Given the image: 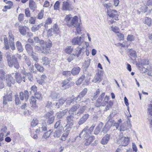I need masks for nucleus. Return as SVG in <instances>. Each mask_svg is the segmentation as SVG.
<instances>
[{
	"label": "nucleus",
	"mask_w": 152,
	"mask_h": 152,
	"mask_svg": "<svg viewBox=\"0 0 152 152\" xmlns=\"http://www.w3.org/2000/svg\"><path fill=\"white\" fill-rule=\"evenodd\" d=\"M64 21L67 25L69 27L73 28L79 25L78 18L76 16L73 18L71 15H67L65 16Z\"/></svg>",
	"instance_id": "1"
},
{
	"label": "nucleus",
	"mask_w": 152,
	"mask_h": 152,
	"mask_svg": "<svg viewBox=\"0 0 152 152\" xmlns=\"http://www.w3.org/2000/svg\"><path fill=\"white\" fill-rule=\"evenodd\" d=\"M6 56L8 65L10 67H12L14 66L16 69H18L19 68L20 66L19 63L15 55H11L10 53H7Z\"/></svg>",
	"instance_id": "2"
},
{
	"label": "nucleus",
	"mask_w": 152,
	"mask_h": 152,
	"mask_svg": "<svg viewBox=\"0 0 152 152\" xmlns=\"http://www.w3.org/2000/svg\"><path fill=\"white\" fill-rule=\"evenodd\" d=\"M40 46L39 47L40 51L42 53L48 54L49 53L50 48L52 46V42L50 40H48L45 43L43 40L39 42Z\"/></svg>",
	"instance_id": "3"
},
{
	"label": "nucleus",
	"mask_w": 152,
	"mask_h": 152,
	"mask_svg": "<svg viewBox=\"0 0 152 152\" xmlns=\"http://www.w3.org/2000/svg\"><path fill=\"white\" fill-rule=\"evenodd\" d=\"M31 89L30 93H31L33 92L35 98L33 96L31 97V99H30V103L32 107L33 108L37 106V105L36 104V98L38 99V97L36 96L38 94V93L37 92V87L35 85H34L31 87Z\"/></svg>",
	"instance_id": "4"
},
{
	"label": "nucleus",
	"mask_w": 152,
	"mask_h": 152,
	"mask_svg": "<svg viewBox=\"0 0 152 152\" xmlns=\"http://www.w3.org/2000/svg\"><path fill=\"white\" fill-rule=\"evenodd\" d=\"M109 99V97L106 95L104 98V100L101 103V105L103 106H106L105 110L106 111L109 110L112 107L113 104V103L112 101L110 100L108 102Z\"/></svg>",
	"instance_id": "5"
},
{
	"label": "nucleus",
	"mask_w": 152,
	"mask_h": 152,
	"mask_svg": "<svg viewBox=\"0 0 152 152\" xmlns=\"http://www.w3.org/2000/svg\"><path fill=\"white\" fill-rule=\"evenodd\" d=\"M107 15L113 19L112 21V23L113 22H115L116 20H118V12L116 10L109 9L107 10Z\"/></svg>",
	"instance_id": "6"
},
{
	"label": "nucleus",
	"mask_w": 152,
	"mask_h": 152,
	"mask_svg": "<svg viewBox=\"0 0 152 152\" xmlns=\"http://www.w3.org/2000/svg\"><path fill=\"white\" fill-rule=\"evenodd\" d=\"M53 112L51 111L50 112H48L46 114L44 117L45 118V120L48 124H52L54 121L55 116L53 115Z\"/></svg>",
	"instance_id": "7"
},
{
	"label": "nucleus",
	"mask_w": 152,
	"mask_h": 152,
	"mask_svg": "<svg viewBox=\"0 0 152 152\" xmlns=\"http://www.w3.org/2000/svg\"><path fill=\"white\" fill-rule=\"evenodd\" d=\"M84 38L83 36H81L79 37H77L73 38L72 40V43L73 45L80 46L84 44Z\"/></svg>",
	"instance_id": "8"
},
{
	"label": "nucleus",
	"mask_w": 152,
	"mask_h": 152,
	"mask_svg": "<svg viewBox=\"0 0 152 152\" xmlns=\"http://www.w3.org/2000/svg\"><path fill=\"white\" fill-rule=\"evenodd\" d=\"M117 143L120 144V145L122 146H126L129 143V139L128 137H119L117 139Z\"/></svg>",
	"instance_id": "9"
},
{
	"label": "nucleus",
	"mask_w": 152,
	"mask_h": 152,
	"mask_svg": "<svg viewBox=\"0 0 152 152\" xmlns=\"http://www.w3.org/2000/svg\"><path fill=\"white\" fill-rule=\"evenodd\" d=\"M12 91L8 90L7 91L6 94L3 96V103L4 105L7 104V102H11L12 101Z\"/></svg>",
	"instance_id": "10"
},
{
	"label": "nucleus",
	"mask_w": 152,
	"mask_h": 152,
	"mask_svg": "<svg viewBox=\"0 0 152 152\" xmlns=\"http://www.w3.org/2000/svg\"><path fill=\"white\" fill-rule=\"evenodd\" d=\"M84 137L85 139V144L86 145H89L94 140V137L93 136H90L89 134H86L84 136H82L81 137Z\"/></svg>",
	"instance_id": "11"
},
{
	"label": "nucleus",
	"mask_w": 152,
	"mask_h": 152,
	"mask_svg": "<svg viewBox=\"0 0 152 152\" xmlns=\"http://www.w3.org/2000/svg\"><path fill=\"white\" fill-rule=\"evenodd\" d=\"M71 6V4L70 3H69V0H67L66 1H64L63 2L62 10L65 11L71 10L72 8Z\"/></svg>",
	"instance_id": "12"
},
{
	"label": "nucleus",
	"mask_w": 152,
	"mask_h": 152,
	"mask_svg": "<svg viewBox=\"0 0 152 152\" xmlns=\"http://www.w3.org/2000/svg\"><path fill=\"white\" fill-rule=\"evenodd\" d=\"M9 44L12 50H14L15 48L14 44V37L11 32H9Z\"/></svg>",
	"instance_id": "13"
},
{
	"label": "nucleus",
	"mask_w": 152,
	"mask_h": 152,
	"mask_svg": "<svg viewBox=\"0 0 152 152\" xmlns=\"http://www.w3.org/2000/svg\"><path fill=\"white\" fill-rule=\"evenodd\" d=\"M84 48L83 47L82 48L79 47H77L75 49L74 52V55L77 57L82 56L84 54Z\"/></svg>",
	"instance_id": "14"
},
{
	"label": "nucleus",
	"mask_w": 152,
	"mask_h": 152,
	"mask_svg": "<svg viewBox=\"0 0 152 152\" xmlns=\"http://www.w3.org/2000/svg\"><path fill=\"white\" fill-rule=\"evenodd\" d=\"M91 76V74L90 73H88L87 75H82L77 81L76 83L77 85H78L80 84L84 80H85L86 81H88V80L90 79L89 77Z\"/></svg>",
	"instance_id": "15"
},
{
	"label": "nucleus",
	"mask_w": 152,
	"mask_h": 152,
	"mask_svg": "<svg viewBox=\"0 0 152 152\" xmlns=\"http://www.w3.org/2000/svg\"><path fill=\"white\" fill-rule=\"evenodd\" d=\"M53 30L54 34H57L59 32V28L58 25L56 24H54L52 29H49L48 31V34L49 36H51L52 34L51 33L52 31Z\"/></svg>",
	"instance_id": "16"
},
{
	"label": "nucleus",
	"mask_w": 152,
	"mask_h": 152,
	"mask_svg": "<svg viewBox=\"0 0 152 152\" xmlns=\"http://www.w3.org/2000/svg\"><path fill=\"white\" fill-rule=\"evenodd\" d=\"M93 130V127H90L89 129L87 128H84L80 134L79 137H81L82 136H84L86 134H91Z\"/></svg>",
	"instance_id": "17"
},
{
	"label": "nucleus",
	"mask_w": 152,
	"mask_h": 152,
	"mask_svg": "<svg viewBox=\"0 0 152 152\" xmlns=\"http://www.w3.org/2000/svg\"><path fill=\"white\" fill-rule=\"evenodd\" d=\"M28 92L27 90H25L23 92H21L20 93V99L23 100L24 98L26 101H27L28 98Z\"/></svg>",
	"instance_id": "18"
},
{
	"label": "nucleus",
	"mask_w": 152,
	"mask_h": 152,
	"mask_svg": "<svg viewBox=\"0 0 152 152\" xmlns=\"http://www.w3.org/2000/svg\"><path fill=\"white\" fill-rule=\"evenodd\" d=\"M6 82L7 85L9 86H10L11 84H14L15 82V80L11 76L9 75L6 76Z\"/></svg>",
	"instance_id": "19"
},
{
	"label": "nucleus",
	"mask_w": 152,
	"mask_h": 152,
	"mask_svg": "<svg viewBox=\"0 0 152 152\" xmlns=\"http://www.w3.org/2000/svg\"><path fill=\"white\" fill-rule=\"evenodd\" d=\"M15 77L16 80L18 83H20L22 80L24 82L25 81V77L23 76V77H22L20 74L18 73H15Z\"/></svg>",
	"instance_id": "20"
},
{
	"label": "nucleus",
	"mask_w": 152,
	"mask_h": 152,
	"mask_svg": "<svg viewBox=\"0 0 152 152\" xmlns=\"http://www.w3.org/2000/svg\"><path fill=\"white\" fill-rule=\"evenodd\" d=\"M18 29L20 34L23 35L26 34L27 31H28L29 30L27 27L26 26L24 27L22 26H19Z\"/></svg>",
	"instance_id": "21"
},
{
	"label": "nucleus",
	"mask_w": 152,
	"mask_h": 152,
	"mask_svg": "<svg viewBox=\"0 0 152 152\" xmlns=\"http://www.w3.org/2000/svg\"><path fill=\"white\" fill-rule=\"evenodd\" d=\"M110 136L108 134H106L103 137L101 141V143L102 145L107 144L109 141Z\"/></svg>",
	"instance_id": "22"
},
{
	"label": "nucleus",
	"mask_w": 152,
	"mask_h": 152,
	"mask_svg": "<svg viewBox=\"0 0 152 152\" xmlns=\"http://www.w3.org/2000/svg\"><path fill=\"white\" fill-rule=\"evenodd\" d=\"M32 56V58L34 60H35L36 61V63L35 64V66L37 69L38 70V64L37 63V61L38 59V56L37 54L35 53L32 52L29 55Z\"/></svg>",
	"instance_id": "23"
},
{
	"label": "nucleus",
	"mask_w": 152,
	"mask_h": 152,
	"mask_svg": "<svg viewBox=\"0 0 152 152\" xmlns=\"http://www.w3.org/2000/svg\"><path fill=\"white\" fill-rule=\"evenodd\" d=\"M89 116V115L88 114H86L83 115L78 122V124H79L80 125L85 123L88 118Z\"/></svg>",
	"instance_id": "24"
},
{
	"label": "nucleus",
	"mask_w": 152,
	"mask_h": 152,
	"mask_svg": "<svg viewBox=\"0 0 152 152\" xmlns=\"http://www.w3.org/2000/svg\"><path fill=\"white\" fill-rule=\"evenodd\" d=\"M29 7L31 10L33 11L37 8V6L35 2L31 0H30L29 1Z\"/></svg>",
	"instance_id": "25"
},
{
	"label": "nucleus",
	"mask_w": 152,
	"mask_h": 152,
	"mask_svg": "<svg viewBox=\"0 0 152 152\" xmlns=\"http://www.w3.org/2000/svg\"><path fill=\"white\" fill-rule=\"evenodd\" d=\"M80 105L79 104H76L73 106L69 110V114H72L76 110L79 108Z\"/></svg>",
	"instance_id": "26"
},
{
	"label": "nucleus",
	"mask_w": 152,
	"mask_h": 152,
	"mask_svg": "<svg viewBox=\"0 0 152 152\" xmlns=\"http://www.w3.org/2000/svg\"><path fill=\"white\" fill-rule=\"evenodd\" d=\"M73 116L71 115L67 116L66 118V121L67 123H69L72 125L73 124Z\"/></svg>",
	"instance_id": "27"
},
{
	"label": "nucleus",
	"mask_w": 152,
	"mask_h": 152,
	"mask_svg": "<svg viewBox=\"0 0 152 152\" xmlns=\"http://www.w3.org/2000/svg\"><path fill=\"white\" fill-rule=\"evenodd\" d=\"M80 71V68L78 66L73 68L71 72L72 74L73 75H78Z\"/></svg>",
	"instance_id": "28"
},
{
	"label": "nucleus",
	"mask_w": 152,
	"mask_h": 152,
	"mask_svg": "<svg viewBox=\"0 0 152 152\" xmlns=\"http://www.w3.org/2000/svg\"><path fill=\"white\" fill-rule=\"evenodd\" d=\"M105 95V93H102L100 95L98 99H97V102L99 104V106L101 105V103L102 102V101Z\"/></svg>",
	"instance_id": "29"
},
{
	"label": "nucleus",
	"mask_w": 152,
	"mask_h": 152,
	"mask_svg": "<svg viewBox=\"0 0 152 152\" xmlns=\"http://www.w3.org/2000/svg\"><path fill=\"white\" fill-rule=\"evenodd\" d=\"M66 100L63 98L61 99L58 101V102L56 103L55 106L57 108H59L60 107L62 106L65 102Z\"/></svg>",
	"instance_id": "30"
},
{
	"label": "nucleus",
	"mask_w": 152,
	"mask_h": 152,
	"mask_svg": "<svg viewBox=\"0 0 152 152\" xmlns=\"http://www.w3.org/2000/svg\"><path fill=\"white\" fill-rule=\"evenodd\" d=\"M16 46L18 50L20 52L23 51V49L21 43L19 41H17L16 42Z\"/></svg>",
	"instance_id": "31"
},
{
	"label": "nucleus",
	"mask_w": 152,
	"mask_h": 152,
	"mask_svg": "<svg viewBox=\"0 0 152 152\" xmlns=\"http://www.w3.org/2000/svg\"><path fill=\"white\" fill-rule=\"evenodd\" d=\"M25 48L28 53L30 55L33 51V49L31 46L29 44H27L25 45Z\"/></svg>",
	"instance_id": "32"
},
{
	"label": "nucleus",
	"mask_w": 152,
	"mask_h": 152,
	"mask_svg": "<svg viewBox=\"0 0 152 152\" xmlns=\"http://www.w3.org/2000/svg\"><path fill=\"white\" fill-rule=\"evenodd\" d=\"M70 77H69L68 79L66 80H64L61 83L62 87H65L64 88V89H66L69 88V86L67 85L69 83V79Z\"/></svg>",
	"instance_id": "33"
},
{
	"label": "nucleus",
	"mask_w": 152,
	"mask_h": 152,
	"mask_svg": "<svg viewBox=\"0 0 152 152\" xmlns=\"http://www.w3.org/2000/svg\"><path fill=\"white\" fill-rule=\"evenodd\" d=\"M140 64H139V67H142L143 68L145 67L143 66L144 65H147L149 64V61L147 59L142 60L140 62Z\"/></svg>",
	"instance_id": "34"
},
{
	"label": "nucleus",
	"mask_w": 152,
	"mask_h": 152,
	"mask_svg": "<svg viewBox=\"0 0 152 152\" xmlns=\"http://www.w3.org/2000/svg\"><path fill=\"white\" fill-rule=\"evenodd\" d=\"M62 129H60L55 131L54 133L53 136L55 137H59L62 133Z\"/></svg>",
	"instance_id": "35"
},
{
	"label": "nucleus",
	"mask_w": 152,
	"mask_h": 152,
	"mask_svg": "<svg viewBox=\"0 0 152 152\" xmlns=\"http://www.w3.org/2000/svg\"><path fill=\"white\" fill-rule=\"evenodd\" d=\"M73 50V48L71 46H67L65 48L64 51L66 53L70 54Z\"/></svg>",
	"instance_id": "36"
},
{
	"label": "nucleus",
	"mask_w": 152,
	"mask_h": 152,
	"mask_svg": "<svg viewBox=\"0 0 152 152\" xmlns=\"http://www.w3.org/2000/svg\"><path fill=\"white\" fill-rule=\"evenodd\" d=\"M61 120H59L58 121H57L55 124L54 125V127L55 128H58L60 129H63V127L62 126L61 124Z\"/></svg>",
	"instance_id": "37"
},
{
	"label": "nucleus",
	"mask_w": 152,
	"mask_h": 152,
	"mask_svg": "<svg viewBox=\"0 0 152 152\" xmlns=\"http://www.w3.org/2000/svg\"><path fill=\"white\" fill-rule=\"evenodd\" d=\"M101 80V79L100 76L98 75L94 77V78L92 80V81L94 83H96L98 82H100Z\"/></svg>",
	"instance_id": "38"
},
{
	"label": "nucleus",
	"mask_w": 152,
	"mask_h": 152,
	"mask_svg": "<svg viewBox=\"0 0 152 152\" xmlns=\"http://www.w3.org/2000/svg\"><path fill=\"white\" fill-rule=\"evenodd\" d=\"M23 75L27 77V78L30 81H32L33 79L32 76L31 75V73L30 72L27 73L24 72L23 73Z\"/></svg>",
	"instance_id": "39"
},
{
	"label": "nucleus",
	"mask_w": 152,
	"mask_h": 152,
	"mask_svg": "<svg viewBox=\"0 0 152 152\" xmlns=\"http://www.w3.org/2000/svg\"><path fill=\"white\" fill-rule=\"evenodd\" d=\"M85 105L84 106H82L81 107H80L79 110V111L77 113V114L78 115H79L83 113L85 110Z\"/></svg>",
	"instance_id": "40"
},
{
	"label": "nucleus",
	"mask_w": 152,
	"mask_h": 152,
	"mask_svg": "<svg viewBox=\"0 0 152 152\" xmlns=\"http://www.w3.org/2000/svg\"><path fill=\"white\" fill-rule=\"evenodd\" d=\"M51 130L45 133L42 136V138L45 139H47L50 137L52 132Z\"/></svg>",
	"instance_id": "41"
},
{
	"label": "nucleus",
	"mask_w": 152,
	"mask_h": 152,
	"mask_svg": "<svg viewBox=\"0 0 152 152\" xmlns=\"http://www.w3.org/2000/svg\"><path fill=\"white\" fill-rule=\"evenodd\" d=\"M130 53L129 54V56L132 58H135L137 57L136 53L135 51L132 50V49H131Z\"/></svg>",
	"instance_id": "42"
},
{
	"label": "nucleus",
	"mask_w": 152,
	"mask_h": 152,
	"mask_svg": "<svg viewBox=\"0 0 152 152\" xmlns=\"http://www.w3.org/2000/svg\"><path fill=\"white\" fill-rule=\"evenodd\" d=\"M42 60L43 61V65H47L49 64L50 60L47 57H44L42 58Z\"/></svg>",
	"instance_id": "43"
},
{
	"label": "nucleus",
	"mask_w": 152,
	"mask_h": 152,
	"mask_svg": "<svg viewBox=\"0 0 152 152\" xmlns=\"http://www.w3.org/2000/svg\"><path fill=\"white\" fill-rule=\"evenodd\" d=\"M127 129V128L126 125L124 124H122L120 125L119 128L118 129L120 131H124L126 130Z\"/></svg>",
	"instance_id": "44"
},
{
	"label": "nucleus",
	"mask_w": 152,
	"mask_h": 152,
	"mask_svg": "<svg viewBox=\"0 0 152 152\" xmlns=\"http://www.w3.org/2000/svg\"><path fill=\"white\" fill-rule=\"evenodd\" d=\"M24 58L25 60V63L27 64L28 66L31 65V62L29 58L27 56L24 55Z\"/></svg>",
	"instance_id": "45"
},
{
	"label": "nucleus",
	"mask_w": 152,
	"mask_h": 152,
	"mask_svg": "<svg viewBox=\"0 0 152 152\" xmlns=\"http://www.w3.org/2000/svg\"><path fill=\"white\" fill-rule=\"evenodd\" d=\"M116 114V112H112L107 118V119L108 120V122H109L110 120L113 118Z\"/></svg>",
	"instance_id": "46"
},
{
	"label": "nucleus",
	"mask_w": 152,
	"mask_h": 152,
	"mask_svg": "<svg viewBox=\"0 0 152 152\" xmlns=\"http://www.w3.org/2000/svg\"><path fill=\"white\" fill-rule=\"evenodd\" d=\"M46 77L45 75H42L40 80H39V83L42 85L45 80Z\"/></svg>",
	"instance_id": "47"
},
{
	"label": "nucleus",
	"mask_w": 152,
	"mask_h": 152,
	"mask_svg": "<svg viewBox=\"0 0 152 152\" xmlns=\"http://www.w3.org/2000/svg\"><path fill=\"white\" fill-rule=\"evenodd\" d=\"M75 98L72 99L71 98H68L67 99H66V103L67 105H69L70 104L74 102Z\"/></svg>",
	"instance_id": "48"
},
{
	"label": "nucleus",
	"mask_w": 152,
	"mask_h": 152,
	"mask_svg": "<svg viewBox=\"0 0 152 152\" xmlns=\"http://www.w3.org/2000/svg\"><path fill=\"white\" fill-rule=\"evenodd\" d=\"M100 90L99 89H97L95 92L93 96V98L94 99H96L98 97L100 93Z\"/></svg>",
	"instance_id": "49"
},
{
	"label": "nucleus",
	"mask_w": 152,
	"mask_h": 152,
	"mask_svg": "<svg viewBox=\"0 0 152 152\" xmlns=\"http://www.w3.org/2000/svg\"><path fill=\"white\" fill-rule=\"evenodd\" d=\"M112 30L115 33L117 34L119 32V28L116 26L113 27V26H111Z\"/></svg>",
	"instance_id": "50"
},
{
	"label": "nucleus",
	"mask_w": 152,
	"mask_h": 152,
	"mask_svg": "<svg viewBox=\"0 0 152 152\" xmlns=\"http://www.w3.org/2000/svg\"><path fill=\"white\" fill-rule=\"evenodd\" d=\"M5 74V72L3 69L0 70V80L1 81L4 78V76Z\"/></svg>",
	"instance_id": "51"
},
{
	"label": "nucleus",
	"mask_w": 152,
	"mask_h": 152,
	"mask_svg": "<svg viewBox=\"0 0 152 152\" xmlns=\"http://www.w3.org/2000/svg\"><path fill=\"white\" fill-rule=\"evenodd\" d=\"M148 113L149 115L152 116V105L149 104L148 109Z\"/></svg>",
	"instance_id": "52"
},
{
	"label": "nucleus",
	"mask_w": 152,
	"mask_h": 152,
	"mask_svg": "<svg viewBox=\"0 0 152 152\" xmlns=\"http://www.w3.org/2000/svg\"><path fill=\"white\" fill-rule=\"evenodd\" d=\"M75 56L74 54H71L67 58V60L68 62H70L75 58Z\"/></svg>",
	"instance_id": "53"
},
{
	"label": "nucleus",
	"mask_w": 152,
	"mask_h": 152,
	"mask_svg": "<svg viewBox=\"0 0 152 152\" xmlns=\"http://www.w3.org/2000/svg\"><path fill=\"white\" fill-rule=\"evenodd\" d=\"M63 75L66 76L67 77H69L71 75V72L70 71H64L63 72Z\"/></svg>",
	"instance_id": "54"
},
{
	"label": "nucleus",
	"mask_w": 152,
	"mask_h": 152,
	"mask_svg": "<svg viewBox=\"0 0 152 152\" xmlns=\"http://www.w3.org/2000/svg\"><path fill=\"white\" fill-rule=\"evenodd\" d=\"M87 89L85 88L79 94L81 96V97H83L87 93Z\"/></svg>",
	"instance_id": "55"
},
{
	"label": "nucleus",
	"mask_w": 152,
	"mask_h": 152,
	"mask_svg": "<svg viewBox=\"0 0 152 152\" xmlns=\"http://www.w3.org/2000/svg\"><path fill=\"white\" fill-rule=\"evenodd\" d=\"M25 12L26 17H29L30 16V12L28 8H27L25 9Z\"/></svg>",
	"instance_id": "56"
},
{
	"label": "nucleus",
	"mask_w": 152,
	"mask_h": 152,
	"mask_svg": "<svg viewBox=\"0 0 152 152\" xmlns=\"http://www.w3.org/2000/svg\"><path fill=\"white\" fill-rule=\"evenodd\" d=\"M91 60L90 59H88L87 60L85 61L84 62L85 67L88 68L90 64Z\"/></svg>",
	"instance_id": "57"
},
{
	"label": "nucleus",
	"mask_w": 152,
	"mask_h": 152,
	"mask_svg": "<svg viewBox=\"0 0 152 152\" xmlns=\"http://www.w3.org/2000/svg\"><path fill=\"white\" fill-rule=\"evenodd\" d=\"M145 23L149 26L151 23V19L148 18H146L145 21Z\"/></svg>",
	"instance_id": "58"
},
{
	"label": "nucleus",
	"mask_w": 152,
	"mask_h": 152,
	"mask_svg": "<svg viewBox=\"0 0 152 152\" xmlns=\"http://www.w3.org/2000/svg\"><path fill=\"white\" fill-rule=\"evenodd\" d=\"M117 35L120 39V40H123L124 39V35L123 34L119 32L117 34Z\"/></svg>",
	"instance_id": "59"
},
{
	"label": "nucleus",
	"mask_w": 152,
	"mask_h": 152,
	"mask_svg": "<svg viewBox=\"0 0 152 152\" xmlns=\"http://www.w3.org/2000/svg\"><path fill=\"white\" fill-rule=\"evenodd\" d=\"M58 96V93H53L51 94V96L53 99H57V97Z\"/></svg>",
	"instance_id": "60"
},
{
	"label": "nucleus",
	"mask_w": 152,
	"mask_h": 152,
	"mask_svg": "<svg viewBox=\"0 0 152 152\" xmlns=\"http://www.w3.org/2000/svg\"><path fill=\"white\" fill-rule=\"evenodd\" d=\"M60 4V2L58 1H57L54 6V9L57 10L58 8H59V7Z\"/></svg>",
	"instance_id": "61"
},
{
	"label": "nucleus",
	"mask_w": 152,
	"mask_h": 152,
	"mask_svg": "<svg viewBox=\"0 0 152 152\" xmlns=\"http://www.w3.org/2000/svg\"><path fill=\"white\" fill-rule=\"evenodd\" d=\"M38 122L37 119H35V120L34 119L31 123V125L32 126L34 127L36 126Z\"/></svg>",
	"instance_id": "62"
},
{
	"label": "nucleus",
	"mask_w": 152,
	"mask_h": 152,
	"mask_svg": "<svg viewBox=\"0 0 152 152\" xmlns=\"http://www.w3.org/2000/svg\"><path fill=\"white\" fill-rule=\"evenodd\" d=\"M24 15L23 14H20L19 15L18 19L20 22H21L23 20Z\"/></svg>",
	"instance_id": "63"
},
{
	"label": "nucleus",
	"mask_w": 152,
	"mask_h": 152,
	"mask_svg": "<svg viewBox=\"0 0 152 152\" xmlns=\"http://www.w3.org/2000/svg\"><path fill=\"white\" fill-rule=\"evenodd\" d=\"M103 6L107 9H108L110 7L112 6V4L110 3H105L104 2L102 4Z\"/></svg>",
	"instance_id": "64"
}]
</instances>
